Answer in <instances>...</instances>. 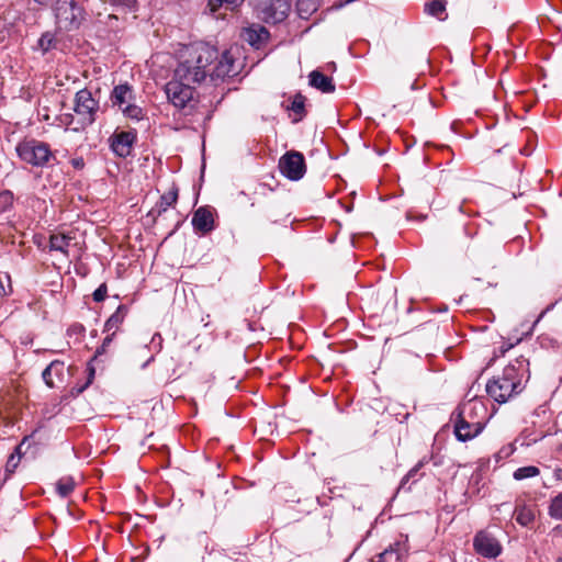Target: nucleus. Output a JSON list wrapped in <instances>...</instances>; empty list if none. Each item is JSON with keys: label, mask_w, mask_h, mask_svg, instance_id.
<instances>
[{"label": "nucleus", "mask_w": 562, "mask_h": 562, "mask_svg": "<svg viewBox=\"0 0 562 562\" xmlns=\"http://www.w3.org/2000/svg\"><path fill=\"white\" fill-rule=\"evenodd\" d=\"M243 2L244 0H209V8L213 13L218 11L221 8L233 11Z\"/></svg>", "instance_id": "24"}, {"label": "nucleus", "mask_w": 562, "mask_h": 562, "mask_svg": "<svg viewBox=\"0 0 562 562\" xmlns=\"http://www.w3.org/2000/svg\"><path fill=\"white\" fill-rule=\"evenodd\" d=\"M106 295H108V286L105 283H102L92 294L93 300L95 302L104 301Z\"/></svg>", "instance_id": "34"}, {"label": "nucleus", "mask_w": 562, "mask_h": 562, "mask_svg": "<svg viewBox=\"0 0 562 562\" xmlns=\"http://www.w3.org/2000/svg\"><path fill=\"white\" fill-rule=\"evenodd\" d=\"M110 101L127 119L138 122L145 117L144 110L135 103V93L128 83L115 86L111 92Z\"/></svg>", "instance_id": "5"}, {"label": "nucleus", "mask_w": 562, "mask_h": 562, "mask_svg": "<svg viewBox=\"0 0 562 562\" xmlns=\"http://www.w3.org/2000/svg\"><path fill=\"white\" fill-rule=\"evenodd\" d=\"M305 101L306 98L299 92L293 97L291 104L286 108L288 110H291L295 115H297L293 122H299L306 115Z\"/></svg>", "instance_id": "22"}, {"label": "nucleus", "mask_w": 562, "mask_h": 562, "mask_svg": "<svg viewBox=\"0 0 562 562\" xmlns=\"http://www.w3.org/2000/svg\"><path fill=\"white\" fill-rule=\"evenodd\" d=\"M165 92L168 100L178 109L191 108L194 100V83L178 79L173 74L172 79L167 82Z\"/></svg>", "instance_id": "8"}, {"label": "nucleus", "mask_w": 562, "mask_h": 562, "mask_svg": "<svg viewBox=\"0 0 562 562\" xmlns=\"http://www.w3.org/2000/svg\"><path fill=\"white\" fill-rule=\"evenodd\" d=\"M479 403L470 402L458 408L454 416V435L459 441H468L479 436L484 429L485 424L481 420H473L472 412L476 409Z\"/></svg>", "instance_id": "4"}, {"label": "nucleus", "mask_w": 562, "mask_h": 562, "mask_svg": "<svg viewBox=\"0 0 562 562\" xmlns=\"http://www.w3.org/2000/svg\"><path fill=\"white\" fill-rule=\"evenodd\" d=\"M16 153L21 160L35 167L47 166L55 159L48 144L37 139H25L16 145Z\"/></svg>", "instance_id": "6"}, {"label": "nucleus", "mask_w": 562, "mask_h": 562, "mask_svg": "<svg viewBox=\"0 0 562 562\" xmlns=\"http://www.w3.org/2000/svg\"><path fill=\"white\" fill-rule=\"evenodd\" d=\"M127 313L128 307L126 305H119L116 311L106 319L104 324V331L109 334L114 333L115 335L123 324Z\"/></svg>", "instance_id": "18"}, {"label": "nucleus", "mask_w": 562, "mask_h": 562, "mask_svg": "<svg viewBox=\"0 0 562 562\" xmlns=\"http://www.w3.org/2000/svg\"><path fill=\"white\" fill-rule=\"evenodd\" d=\"M192 225L196 232L206 234L214 227V218L212 212L206 207H199L192 216Z\"/></svg>", "instance_id": "15"}, {"label": "nucleus", "mask_w": 562, "mask_h": 562, "mask_svg": "<svg viewBox=\"0 0 562 562\" xmlns=\"http://www.w3.org/2000/svg\"><path fill=\"white\" fill-rule=\"evenodd\" d=\"M425 10L428 14L441 19V15L446 11L445 0H432L425 4Z\"/></svg>", "instance_id": "25"}, {"label": "nucleus", "mask_w": 562, "mask_h": 562, "mask_svg": "<svg viewBox=\"0 0 562 562\" xmlns=\"http://www.w3.org/2000/svg\"><path fill=\"white\" fill-rule=\"evenodd\" d=\"M14 196L9 190L0 192V213L7 212L13 206Z\"/></svg>", "instance_id": "27"}, {"label": "nucleus", "mask_w": 562, "mask_h": 562, "mask_svg": "<svg viewBox=\"0 0 562 562\" xmlns=\"http://www.w3.org/2000/svg\"><path fill=\"white\" fill-rule=\"evenodd\" d=\"M178 200V188L173 184L171 189L164 193L160 196L159 202L157 203V212L158 214H161L162 212L167 211L168 207L172 206Z\"/></svg>", "instance_id": "20"}, {"label": "nucleus", "mask_w": 562, "mask_h": 562, "mask_svg": "<svg viewBox=\"0 0 562 562\" xmlns=\"http://www.w3.org/2000/svg\"><path fill=\"white\" fill-rule=\"evenodd\" d=\"M20 460H21V448L20 446H18L14 451L10 454V457L8 458V461L5 463V476H4V482L15 472L19 463H20Z\"/></svg>", "instance_id": "23"}, {"label": "nucleus", "mask_w": 562, "mask_h": 562, "mask_svg": "<svg viewBox=\"0 0 562 562\" xmlns=\"http://www.w3.org/2000/svg\"><path fill=\"white\" fill-rule=\"evenodd\" d=\"M240 36L251 47L260 49L268 44L270 33L263 25L251 24L243 30Z\"/></svg>", "instance_id": "12"}, {"label": "nucleus", "mask_w": 562, "mask_h": 562, "mask_svg": "<svg viewBox=\"0 0 562 562\" xmlns=\"http://www.w3.org/2000/svg\"><path fill=\"white\" fill-rule=\"evenodd\" d=\"M539 473H540L539 468H537L535 465H527V467L518 468L514 472L513 477L517 481H521L525 479L535 477V476L539 475Z\"/></svg>", "instance_id": "26"}, {"label": "nucleus", "mask_w": 562, "mask_h": 562, "mask_svg": "<svg viewBox=\"0 0 562 562\" xmlns=\"http://www.w3.org/2000/svg\"><path fill=\"white\" fill-rule=\"evenodd\" d=\"M56 26L59 31L70 32L80 27L86 12L75 0H56L53 5Z\"/></svg>", "instance_id": "3"}, {"label": "nucleus", "mask_w": 562, "mask_h": 562, "mask_svg": "<svg viewBox=\"0 0 562 562\" xmlns=\"http://www.w3.org/2000/svg\"><path fill=\"white\" fill-rule=\"evenodd\" d=\"M114 338V333H111L106 335V337L103 339L102 345L97 348L94 357L92 360H97L100 356L106 352L108 347L111 345Z\"/></svg>", "instance_id": "32"}, {"label": "nucleus", "mask_w": 562, "mask_h": 562, "mask_svg": "<svg viewBox=\"0 0 562 562\" xmlns=\"http://www.w3.org/2000/svg\"><path fill=\"white\" fill-rule=\"evenodd\" d=\"M12 292L11 278L8 273L0 276V297L7 296Z\"/></svg>", "instance_id": "31"}, {"label": "nucleus", "mask_w": 562, "mask_h": 562, "mask_svg": "<svg viewBox=\"0 0 562 562\" xmlns=\"http://www.w3.org/2000/svg\"><path fill=\"white\" fill-rule=\"evenodd\" d=\"M72 239H74V237L70 236L69 234H65V233H60V232L53 233L49 236V250L50 251H59L65 257H68V255H69L68 247Z\"/></svg>", "instance_id": "17"}, {"label": "nucleus", "mask_w": 562, "mask_h": 562, "mask_svg": "<svg viewBox=\"0 0 562 562\" xmlns=\"http://www.w3.org/2000/svg\"><path fill=\"white\" fill-rule=\"evenodd\" d=\"M38 47L44 53H46L49 49L54 48L55 47V36L52 33H49V32H46V33L42 34V36L38 40Z\"/></svg>", "instance_id": "29"}, {"label": "nucleus", "mask_w": 562, "mask_h": 562, "mask_svg": "<svg viewBox=\"0 0 562 562\" xmlns=\"http://www.w3.org/2000/svg\"><path fill=\"white\" fill-rule=\"evenodd\" d=\"M310 86L322 91L323 93H333L335 91V83L333 79L319 70H313L308 75Z\"/></svg>", "instance_id": "16"}, {"label": "nucleus", "mask_w": 562, "mask_h": 562, "mask_svg": "<svg viewBox=\"0 0 562 562\" xmlns=\"http://www.w3.org/2000/svg\"><path fill=\"white\" fill-rule=\"evenodd\" d=\"M473 548L477 554L486 559H495L503 551L501 542L487 530L476 532L473 538Z\"/></svg>", "instance_id": "10"}, {"label": "nucleus", "mask_w": 562, "mask_h": 562, "mask_svg": "<svg viewBox=\"0 0 562 562\" xmlns=\"http://www.w3.org/2000/svg\"><path fill=\"white\" fill-rule=\"evenodd\" d=\"M36 2H38L40 4L45 5V4H47L48 0H36Z\"/></svg>", "instance_id": "41"}, {"label": "nucleus", "mask_w": 562, "mask_h": 562, "mask_svg": "<svg viewBox=\"0 0 562 562\" xmlns=\"http://www.w3.org/2000/svg\"><path fill=\"white\" fill-rule=\"evenodd\" d=\"M469 236H470V234L468 233V229L465 227H461L459 229V232L457 233V236L453 239V241L463 243L468 239Z\"/></svg>", "instance_id": "36"}, {"label": "nucleus", "mask_w": 562, "mask_h": 562, "mask_svg": "<svg viewBox=\"0 0 562 562\" xmlns=\"http://www.w3.org/2000/svg\"><path fill=\"white\" fill-rule=\"evenodd\" d=\"M88 371H89L88 382L86 383V385L80 391H82L85 387H87L92 382V380L94 378V368L89 367Z\"/></svg>", "instance_id": "40"}, {"label": "nucleus", "mask_w": 562, "mask_h": 562, "mask_svg": "<svg viewBox=\"0 0 562 562\" xmlns=\"http://www.w3.org/2000/svg\"><path fill=\"white\" fill-rule=\"evenodd\" d=\"M408 552L405 542L396 541L390 544L383 552L376 554L372 562H400Z\"/></svg>", "instance_id": "14"}, {"label": "nucleus", "mask_w": 562, "mask_h": 562, "mask_svg": "<svg viewBox=\"0 0 562 562\" xmlns=\"http://www.w3.org/2000/svg\"><path fill=\"white\" fill-rule=\"evenodd\" d=\"M279 169L290 180L297 181L302 179L306 172L303 154L295 150L285 153L279 160Z\"/></svg>", "instance_id": "9"}, {"label": "nucleus", "mask_w": 562, "mask_h": 562, "mask_svg": "<svg viewBox=\"0 0 562 562\" xmlns=\"http://www.w3.org/2000/svg\"><path fill=\"white\" fill-rule=\"evenodd\" d=\"M308 2V0H299L297 2V10L300 11V13L302 14L303 12L307 13L310 10H315V4L312 5V8L306 4Z\"/></svg>", "instance_id": "38"}, {"label": "nucleus", "mask_w": 562, "mask_h": 562, "mask_svg": "<svg viewBox=\"0 0 562 562\" xmlns=\"http://www.w3.org/2000/svg\"><path fill=\"white\" fill-rule=\"evenodd\" d=\"M63 372L64 363L61 361L54 360L45 368V370L42 373V378L48 387H54L55 383L53 380V374L56 376H61Z\"/></svg>", "instance_id": "19"}, {"label": "nucleus", "mask_w": 562, "mask_h": 562, "mask_svg": "<svg viewBox=\"0 0 562 562\" xmlns=\"http://www.w3.org/2000/svg\"><path fill=\"white\" fill-rule=\"evenodd\" d=\"M217 58L218 52L214 46L203 42L192 43L180 50L173 74L187 82L201 83L211 74V66Z\"/></svg>", "instance_id": "1"}, {"label": "nucleus", "mask_w": 562, "mask_h": 562, "mask_svg": "<svg viewBox=\"0 0 562 562\" xmlns=\"http://www.w3.org/2000/svg\"><path fill=\"white\" fill-rule=\"evenodd\" d=\"M57 492L60 496H68L75 487V483L71 479H61L57 482Z\"/></svg>", "instance_id": "28"}, {"label": "nucleus", "mask_w": 562, "mask_h": 562, "mask_svg": "<svg viewBox=\"0 0 562 562\" xmlns=\"http://www.w3.org/2000/svg\"><path fill=\"white\" fill-rule=\"evenodd\" d=\"M529 361L522 356L503 370L502 375L493 378L486 384L487 394L497 403H506L514 394L520 392V382L528 372Z\"/></svg>", "instance_id": "2"}, {"label": "nucleus", "mask_w": 562, "mask_h": 562, "mask_svg": "<svg viewBox=\"0 0 562 562\" xmlns=\"http://www.w3.org/2000/svg\"><path fill=\"white\" fill-rule=\"evenodd\" d=\"M549 514L555 519H562V494L553 498L549 507Z\"/></svg>", "instance_id": "30"}, {"label": "nucleus", "mask_w": 562, "mask_h": 562, "mask_svg": "<svg viewBox=\"0 0 562 562\" xmlns=\"http://www.w3.org/2000/svg\"><path fill=\"white\" fill-rule=\"evenodd\" d=\"M63 123L74 131V127L77 125V120L72 114H65L63 119Z\"/></svg>", "instance_id": "37"}, {"label": "nucleus", "mask_w": 562, "mask_h": 562, "mask_svg": "<svg viewBox=\"0 0 562 562\" xmlns=\"http://www.w3.org/2000/svg\"><path fill=\"white\" fill-rule=\"evenodd\" d=\"M99 111V101L92 97L87 88L79 90L75 95L74 112L78 115L75 132H79L90 126L95 121V114Z\"/></svg>", "instance_id": "7"}, {"label": "nucleus", "mask_w": 562, "mask_h": 562, "mask_svg": "<svg viewBox=\"0 0 562 562\" xmlns=\"http://www.w3.org/2000/svg\"><path fill=\"white\" fill-rule=\"evenodd\" d=\"M71 165L76 169H82L85 167V161L82 158H74L71 160Z\"/></svg>", "instance_id": "39"}, {"label": "nucleus", "mask_w": 562, "mask_h": 562, "mask_svg": "<svg viewBox=\"0 0 562 562\" xmlns=\"http://www.w3.org/2000/svg\"><path fill=\"white\" fill-rule=\"evenodd\" d=\"M278 3H279V7L281 8V10L279 11V13H277L272 16L274 23L284 20L288 14V11H289V5L285 1L279 0Z\"/></svg>", "instance_id": "33"}, {"label": "nucleus", "mask_w": 562, "mask_h": 562, "mask_svg": "<svg viewBox=\"0 0 562 562\" xmlns=\"http://www.w3.org/2000/svg\"><path fill=\"white\" fill-rule=\"evenodd\" d=\"M217 59V64L210 74L212 78L224 79L226 77H234L238 74L235 65V58L229 52H224Z\"/></svg>", "instance_id": "13"}, {"label": "nucleus", "mask_w": 562, "mask_h": 562, "mask_svg": "<svg viewBox=\"0 0 562 562\" xmlns=\"http://www.w3.org/2000/svg\"><path fill=\"white\" fill-rule=\"evenodd\" d=\"M136 139L137 133L135 130L115 132L110 137V145L117 156L125 158L131 155Z\"/></svg>", "instance_id": "11"}, {"label": "nucleus", "mask_w": 562, "mask_h": 562, "mask_svg": "<svg viewBox=\"0 0 562 562\" xmlns=\"http://www.w3.org/2000/svg\"><path fill=\"white\" fill-rule=\"evenodd\" d=\"M514 515L516 521L522 527L530 526L535 520L533 509L525 505L517 506L515 508Z\"/></svg>", "instance_id": "21"}, {"label": "nucleus", "mask_w": 562, "mask_h": 562, "mask_svg": "<svg viewBox=\"0 0 562 562\" xmlns=\"http://www.w3.org/2000/svg\"><path fill=\"white\" fill-rule=\"evenodd\" d=\"M422 467H423V462L420 461L413 469H411L409 472L402 480L401 485L403 486L404 484H406L408 482V480L411 477H414L415 474L420 470Z\"/></svg>", "instance_id": "35"}]
</instances>
